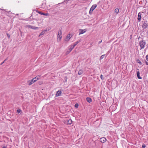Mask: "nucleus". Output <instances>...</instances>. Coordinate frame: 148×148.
Returning <instances> with one entry per match:
<instances>
[{"label":"nucleus","mask_w":148,"mask_h":148,"mask_svg":"<svg viewBox=\"0 0 148 148\" xmlns=\"http://www.w3.org/2000/svg\"><path fill=\"white\" fill-rule=\"evenodd\" d=\"M145 147H146V145L145 144L143 145H142V147L143 148H145Z\"/></svg>","instance_id":"bb28decb"},{"label":"nucleus","mask_w":148,"mask_h":148,"mask_svg":"<svg viewBox=\"0 0 148 148\" xmlns=\"http://www.w3.org/2000/svg\"><path fill=\"white\" fill-rule=\"evenodd\" d=\"M102 42V40H101V41H99V43H99V44H100V43H101Z\"/></svg>","instance_id":"7c9ffc66"},{"label":"nucleus","mask_w":148,"mask_h":148,"mask_svg":"<svg viewBox=\"0 0 148 148\" xmlns=\"http://www.w3.org/2000/svg\"><path fill=\"white\" fill-rule=\"evenodd\" d=\"M106 139L104 137H103L100 138V141L102 143H105L106 141Z\"/></svg>","instance_id":"20e7f679"},{"label":"nucleus","mask_w":148,"mask_h":148,"mask_svg":"<svg viewBox=\"0 0 148 148\" xmlns=\"http://www.w3.org/2000/svg\"><path fill=\"white\" fill-rule=\"evenodd\" d=\"M145 63H146V65H148V62L146 61Z\"/></svg>","instance_id":"2f4dec72"},{"label":"nucleus","mask_w":148,"mask_h":148,"mask_svg":"<svg viewBox=\"0 0 148 148\" xmlns=\"http://www.w3.org/2000/svg\"><path fill=\"white\" fill-rule=\"evenodd\" d=\"M100 78L101 79H103V75H100Z\"/></svg>","instance_id":"c756f323"},{"label":"nucleus","mask_w":148,"mask_h":148,"mask_svg":"<svg viewBox=\"0 0 148 148\" xmlns=\"http://www.w3.org/2000/svg\"><path fill=\"white\" fill-rule=\"evenodd\" d=\"M119 11V9L117 8H115L114 10L115 13H116L117 14L118 13Z\"/></svg>","instance_id":"aec40b11"},{"label":"nucleus","mask_w":148,"mask_h":148,"mask_svg":"<svg viewBox=\"0 0 148 148\" xmlns=\"http://www.w3.org/2000/svg\"><path fill=\"white\" fill-rule=\"evenodd\" d=\"M137 62L139 63L140 65H142V62L141 61H138Z\"/></svg>","instance_id":"c85d7f7f"},{"label":"nucleus","mask_w":148,"mask_h":148,"mask_svg":"<svg viewBox=\"0 0 148 148\" xmlns=\"http://www.w3.org/2000/svg\"><path fill=\"white\" fill-rule=\"evenodd\" d=\"M86 99L87 101L89 103H90L92 102V99L90 98L87 97L86 98Z\"/></svg>","instance_id":"f3484780"},{"label":"nucleus","mask_w":148,"mask_h":148,"mask_svg":"<svg viewBox=\"0 0 148 148\" xmlns=\"http://www.w3.org/2000/svg\"><path fill=\"white\" fill-rule=\"evenodd\" d=\"M105 55H103L101 56L100 58V60H101L103 58H104L105 57Z\"/></svg>","instance_id":"4be33fe9"},{"label":"nucleus","mask_w":148,"mask_h":148,"mask_svg":"<svg viewBox=\"0 0 148 148\" xmlns=\"http://www.w3.org/2000/svg\"><path fill=\"white\" fill-rule=\"evenodd\" d=\"M6 34H7V36L8 37V38H9L10 37V35L8 33H7Z\"/></svg>","instance_id":"393cba45"},{"label":"nucleus","mask_w":148,"mask_h":148,"mask_svg":"<svg viewBox=\"0 0 148 148\" xmlns=\"http://www.w3.org/2000/svg\"><path fill=\"white\" fill-rule=\"evenodd\" d=\"M70 52H69V51L68 49V50L67 51L66 53V54H68Z\"/></svg>","instance_id":"cd10ccee"},{"label":"nucleus","mask_w":148,"mask_h":148,"mask_svg":"<svg viewBox=\"0 0 148 148\" xmlns=\"http://www.w3.org/2000/svg\"><path fill=\"white\" fill-rule=\"evenodd\" d=\"M71 34H69L66 37V39L68 40H69L71 37Z\"/></svg>","instance_id":"6ab92c4d"},{"label":"nucleus","mask_w":148,"mask_h":148,"mask_svg":"<svg viewBox=\"0 0 148 148\" xmlns=\"http://www.w3.org/2000/svg\"><path fill=\"white\" fill-rule=\"evenodd\" d=\"M83 71L82 69H80L78 71V74L79 75H81L82 74H83Z\"/></svg>","instance_id":"dca6fc26"},{"label":"nucleus","mask_w":148,"mask_h":148,"mask_svg":"<svg viewBox=\"0 0 148 148\" xmlns=\"http://www.w3.org/2000/svg\"><path fill=\"white\" fill-rule=\"evenodd\" d=\"M97 5L96 4H95L93 5L91 8H90L89 11V14H92L93 10L95 9V8L97 7Z\"/></svg>","instance_id":"7ed1b4c3"},{"label":"nucleus","mask_w":148,"mask_h":148,"mask_svg":"<svg viewBox=\"0 0 148 148\" xmlns=\"http://www.w3.org/2000/svg\"><path fill=\"white\" fill-rule=\"evenodd\" d=\"M75 107L76 108H78V103H76L75 105Z\"/></svg>","instance_id":"a878e982"},{"label":"nucleus","mask_w":148,"mask_h":148,"mask_svg":"<svg viewBox=\"0 0 148 148\" xmlns=\"http://www.w3.org/2000/svg\"><path fill=\"white\" fill-rule=\"evenodd\" d=\"M62 93V92L61 90H58L57 92V93L56 95V97H58L60 96L61 95Z\"/></svg>","instance_id":"6e6552de"},{"label":"nucleus","mask_w":148,"mask_h":148,"mask_svg":"<svg viewBox=\"0 0 148 148\" xmlns=\"http://www.w3.org/2000/svg\"><path fill=\"white\" fill-rule=\"evenodd\" d=\"M141 15L140 12H139L138 14V21L140 22L141 21Z\"/></svg>","instance_id":"9b49d317"},{"label":"nucleus","mask_w":148,"mask_h":148,"mask_svg":"<svg viewBox=\"0 0 148 148\" xmlns=\"http://www.w3.org/2000/svg\"><path fill=\"white\" fill-rule=\"evenodd\" d=\"M62 31L61 29H59L58 30V32L57 36V38L58 40L60 41L61 39L62 38Z\"/></svg>","instance_id":"f257e3e1"},{"label":"nucleus","mask_w":148,"mask_h":148,"mask_svg":"<svg viewBox=\"0 0 148 148\" xmlns=\"http://www.w3.org/2000/svg\"><path fill=\"white\" fill-rule=\"evenodd\" d=\"M146 22L147 21H145L142 25V27L143 29H146L148 27V25Z\"/></svg>","instance_id":"39448f33"},{"label":"nucleus","mask_w":148,"mask_h":148,"mask_svg":"<svg viewBox=\"0 0 148 148\" xmlns=\"http://www.w3.org/2000/svg\"><path fill=\"white\" fill-rule=\"evenodd\" d=\"M28 27L33 29L36 30L38 28V27H36L34 26H32V25H28Z\"/></svg>","instance_id":"423d86ee"},{"label":"nucleus","mask_w":148,"mask_h":148,"mask_svg":"<svg viewBox=\"0 0 148 148\" xmlns=\"http://www.w3.org/2000/svg\"><path fill=\"white\" fill-rule=\"evenodd\" d=\"M47 31V29L43 31L39 35V36H41L44 35Z\"/></svg>","instance_id":"f8f14e48"},{"label":"nucleus","mask_w":148,"mask_h":148,"mask_svg":"<svg viewBox=\"0 0 148 148\" xmlns=\"http://www.w3.org/2000/svg\"><path fill=\"white\" fill-rule=\"evenodd\" d=\"M4 61H3L2 62L1 64H0L1 65H2V64L4 63Z\"/></svg>","instance_id":"72a5a7b5"},{"label":"nucleus","mask_w":148,"mask_h":148,"mask_svg":"<svg viewBox=\"0 0 148 148\" xmlns=\"http://www.w3.org/2000/svg\"><path fill=\"white\" fill-rule=\"evenodd\" d=\"M40 77V75H37V76L36 77V79H37V80H38V79H39Z\"/></svg>","instance_id":"b1692460"},{"label":"nucleus","mask_w":148,"mask_h":148,"mask_svg":"<svg viewBox=\"0 0 148 148\" xmlns=\"http://www.w3.org/2000/svg\"><path fill=\"white\" fill-rule=\"evenodd\" d=\"M18 114H20L21 112V110L20 109H18L17 111Z\"/></svg>","instance_id":"412c9836"},{"label":"nucleus","mask_w":148,"mask_h":148,"mask_svg":"<svg viewBox=\"0 0 148 148\" xmlns=\"http://www.w3.org/2000/svg\"><path fill=\"white\" fill-rule=\"evenodd\" d=\"M147 14H148V12H147Z\"/></svg>","instance_id":"c9c22d12"},{"label":"nucleus","mask_w":148,"mask_h":148,"mask_svg":"<svg viewBox=\"0 0 148 148\" xmlns=\"http://www.w3.org/2000/svg\"><path fill=\"white\" fill-rule=\"evenodd\" d=\"M69 47V48L68 50L69 51V52H71L72 49L74 48V46H73V45L70 46Z\"/></svg>","instance_id":"ddd939ff"},{"label":"nucleus","mask_w":148,"mask_h":148,"mask_svg":"<svg viewBox=\"0 0 148 148\" xmlns=\"http://www.w3.org/2000/svg\"><path fill=\"white\" fill-rule=\"evenodd\" d=\"M36 12L41 15H42L45 16H49V14L48 13H44L38 11H36Z\"/></svg>","instance_id":"0eeeda50"},{"label":"nucleus","mask_w":148,"mask_h":148,"mask_svg":"<svg viewBox=\"0 0 148 148\" xmlns=\"http://www.w3.org/2000/svg\"><path fill=\"white\" fill-rule=\"evenodd\" d=\"M81 31L79 33V35L85 33L87 31L86 29H80Z\"/></svg>","instance_id":"1a4fd4ad"},{"label":"nucleus","mask_w":148,"mask_h":148,"mask_svg":"<svg viewBox=\"0 0 148 148\" xmlns=\"http://www.w3.org/2000/svg\"><path fill=\"white\" fill-rule=\"evenodd\" d=\"M72 121L71 119H69L67 121V124L68 125H70L72 123Z\"/></svg>","instance_id":"a211bd4d"},{"label":"nucleus","mask_w":148,"mask_h":148,"mask_svg":"<svg viewBox=\"0 0 148 148\" xmlns=\"http://www.w3.org/2000/svg\"><path fill=\"white\" fill-rule=\"evenodd\" d=\"M2 148H6V147H2Z\"/></svg>","instance_id":"f704fd0d"},{"label":"nucleus","mask_w":148,"mask_h":148,"mask_svg":"<svg viewBox=\"0 0 148 148\" xmlns=\"http://www.w3.org/2000/svg\"><path fill=\"white\" fill-rule=\"evenodd\" d=\"M81 41V40H78V41H77V42H75L74 44V45H73V46H74V47H75V46L76 45H77L79 43V42H80Z\"/></svg>","instance_id":"2eb2a0df"},{"label":"nucleus","mask_w":148,"mask_h":148,"mask_svg":"<svg viewBox=\"0 0 148 148\" xmlns=\"http://www.w3.org/2000/svg\"><path fill=\"white\" fill-rule=\"evenodd\" d=\"M145 44V40H142L139 42V45L140 47V49L144 48Z\"/></svg>","instance_id":"f03ea898"},{"label":"nucleus","mask_w":148,"mask_h":148,"mask_svg":"<svg viewBox=\"0 0 148 148\" xmlns=\"http://www.w3.org/2000/svg\"><path fill=\"white\" fill-rule=\"evenodd\" d=\"M8 58H7L5 59L3 61L5 62L6 61L8 60Z\"/></svg>","instance_id":"473e14b6"},{"label":"nucleus","mask_w":148,"mask_h":148,"mask_svg":"<svg viewBox=\"0 0 148 148\" xmlns=\"http://www.w3.org/2000/svg\"><path fill=\"white\" fill-rule=\"evenodd\" d=\"M36 79V78L35 77L32 80L34 82L37 80V79Z\"/></svg>","instance_id":"5701e85b"},{"label":"nucleus","mask_w":148,"mask_h":148,"mask_svg":"<svg viewBox=\"0 0 148 148\" xmlns=\"http://www.w3.org/2000/svg\"><path fill=\"white\" fill-rule=\"evenodd\" d=\"M34 83V82L33 81L32 79L31 80H29L27 82V83H28V85H32Z\"/></svg>","instance_id":"4468645a"},{"label":"nucleus","mask_w":148,"mask_h":148,"mask_svg":"<svg viewBox=\"0 0 148 148\" xmlns=\"http://www.w3.org/2000/svg\"><path fill=\"white\" fill-rule=\"evenodd\" d=\"M137 70H138V71L137 72V75L138 77V78L139 79H142V78L140 76V72L138 71L139 69H137Z\"/></svg>","instance_id":"9d476101"}]
</instances>
